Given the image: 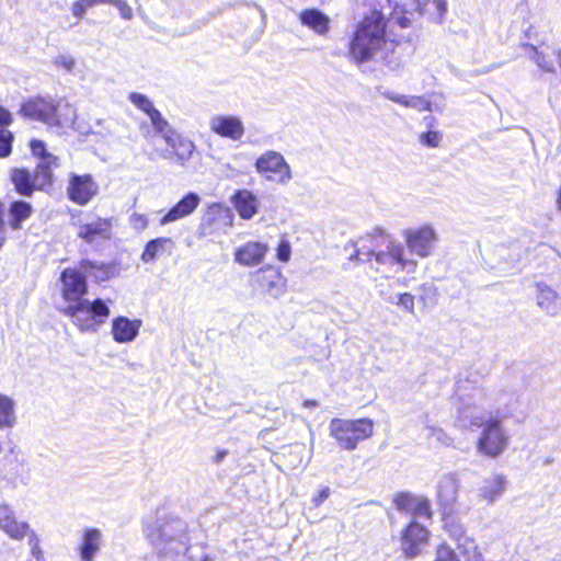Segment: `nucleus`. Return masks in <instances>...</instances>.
<instances>
[{
	"mask_svg": "<svg viewBox=\"0 0 561 561\" xmlns=\"http://www.w3.org/2000/svg\"><path fill=\"white\" fill-rule=\"evenodd\" d=\"M82 305L80 313L87 312L88 317L80 318L78 316V318H72L80 331H96L101 324L105 323L111 314L108 306L101 298H96L92 301L85 299Z\"/></svg>",
	"mask_w": 561,
	"mask_h": 561,
	"instance_id": "13",
	"label": "nucleus"
},
{
	"mask_svg": "<svg viewBox=\"0 0 561 561\" xmlns=\"http://www.w3.org/2000/svg\"><path fill=\"white\" fill-rule=\"evenodd\" d=\"M373 260L379 265L399 264L402 267L416 265L414 261L408 260L404 256L403 248L400 244H396L388 234H386L383 248L377 249Z\"/></svg>",
	"mask_w": 561,
	"mask_h": 561,
	"instance_id": "23",
	"label": "nucleus"
},
{
	"mask_svg": "<svg viewBox=\"0 0 561 561\" xmlns=\"http://www.w3.org/2000/svg\"><path fill=\"white\" fill-rule=\"evenodd\" d=\"M141 327L140 320H130L127 317H116L112 321V336L117 343L131 342L139 332Z\"/></svg>",
	"mask_w": 561,
	"mask_h": 561,
	"instance_id": "27",
	"label": "nucleus"
},
{
	"mask_svg": "<svg viewBox=\"0 0 561 561\" xmlns=\"http://www.w3.org/2000/svg\"><path fill=\"white\" fill-rule=\"evenodd\" d=\"M129 224L133 227V229L137 231H144L145 229L148 228L149 220L145 214L134 213L129 217Z\"/></svg>",
	"mask_w": 561,
	"mask_h": 561,
	"instance_id": "40",
	"label": "nucleus"
},
{
	"mask_svg": "<svg viewBox=\"0 0 561 561\" xmlns=\"http://www.w3.org/2000/svg\"><path fill=\"white\" fill-rule=\"evenodd\" d=\"M404 239L408 247L417 255L425 257L431 253V248L436 240L435 231L425 225L417 229L407 230Z\"/></svg>",
	"mask_w": 561,
	"mask_h": 561,
	"instance_id": "21",
	"label": "nucleus"
},
{
	"mask_svg": "<svg viewBox=\"0 0 561 561\" xmlns=\"http://www.w3.org/2000/svg\"><path fill=\"white\" fill-rule=\"evenodd\" d=\"M80 268L92 272L96 283L107 282L119 274L121 266L117 262H98L82 259L79 262Z\"/></svg>",
	"mask_w": 561,
	"mask_h": 561,
	"instance_id": "26",
	"label": "nucleus"
},
{
	"mask_svg": "<svg viewBox=\"0 0 561 561\" xmlns=\"http://www.w3.org/2000/svg\"><path fill=\"white\" fill-rule=\"evenodd\" d=\"M394 503L400 512L411 514L415 518L431 517L428 502L422 495H416L414 493H399L394 499Z\"/></svg>",
	"mask_w": 561,
	"mask_h": 561,
	"instance_id": "24",
	"label": "nucleus"
},
{
	"mask_svg": "<svg viewBox=\"0 0 561 561\" xmlns=\"http://www.w3.org/2000/svg\"><path fill=\"white\" fill-rule=\"evenodd\" d=\"M443 134L438 130L428 129L419 135L420 142L428 148H436L440 145Z\"/></svg>",
	"mask_w": 561,
	"mask_h": 561,
	"instance_id": "37",
	"label": "nucleus"
},
{
	"mask_svg": "<svg viewBox=\"0 0 561 561\" xmlns=\"http://www.w3.org/2000/svg\"><path fill=\"white\" fill-rule=\"evenodd\" d=\"M228 455V450L226 449H217L215 455L213 456V462L220 463Z\"/></svg>",
	"mask_w": 561,
	"mask_h": 561,
	"instance_id": "48",
	"label": "nucleus"
},
{
	"mask_svg": "<svg viewBox=\"0 0 561 561\" xmlns=\"http://www.w3.org/2000/svg\"><path fill=\"white\" fill-rule=\"evenodd\" d=\"M4 216H5L4 203L0 199V250L2 249V247L4 245V243L7 241L5 229L8 226L5 224Z\"/></svg>",
	"mask_w": 561,
	"mask_h": 561,
	"instance_id": "44",
	"label": "nucleus"
},
{
	"mask_svg": "<svg viewBox=\"0 0 561 561\" xmlns=\"http://www.w3.org/2000/svg\"><path fill=\"white\" fill-rule=\"evenodd\" d=\"M201 202L196 193L190 192L185 194L174 206H172L159 220L160 225L183 219L195 211Z\"/></svg>",
	"mask_w": 561,
	"mask_h": 561,
	"instance_id": "25",
	"label": "nucleus"
},
{
	"mask_svg": "<svg viewBox=\"0 0 561 561\" xmlns=\"http://www.w3.org/2000/svg\"><path fill=\"white\" fill-rule=\"evenodd\" d=\"M389 19L380 8H371L357 22L347 45V57L360 65L382 51L390 42L388 38Z\"/></svg>",
	"mask_w": 561,
	"mask_h": 561,
	"instance_id": "2",
	"label": "nucleus"
},
{
	"mask_svg": "<svg viewBox=\"0 0 561 561\" xmlns=\"http://www.w3.org/2000/svg\"><path fill=\"white\" fill-rule=\"evenodd\" d=\"M104 546V535L95 527H84L80 533L77 551L80 561H95Z\"/></svg>",
	"mask_w": 561,
	"mask_h": 561,
	"instance_id": "16",
	"label": "nucleus"
},
{
	"mask_svg": "<svg viewBox=\"0 0 561 561\" xmlns=\"http://www.w3.org/2000/svg\"><path fill=\"white\" fill-rule=\"evenodd\" d=\"M28 148L31 154L38 160L33 171L35 178L43 190L48 191L54 185V170L60 167V159L58 156L49 152L46 144L41 139L32 138L28 141Z\"/></svg>",
	"mask_w": 561,
	"mask_h": 561,
	"instance_id": "8",
	"label": "nucleus"
},
{
	"mask_svg": "<svg viewBox=\"0 0 561 561\" xmlns=\"http://www.w3.org/2000/svg\"><path fill=\"white\" fill-rule=\"evenodd\" d=\"M13 123V115L12 113L5 108L4 106L0 105V128H7Z\"/></svg>",
	"mask_w": 561,
	"mask_h": 561,
	"instance_id": "45",
	"label": "nucleus"
},
{
	"mask_svg": "<svg viewBox=\"0 0 561 561\" xmlns=\"http://www.w3.org/2000/svg\"><path fill=\"white\" fill-rule=\"evenodd\" d=\"M329 433L340 448L351 451L374 435V422L368 417L352 420L335 417L330 421Z\"/></svg>",
	"mask_w": 561,
	"mask_h": 561,
	"instance_id": "4",
	"label": "nucleus"
},
{
	"mask_svg": "<svg viewBox=\"0 0 561 561\" xmlns=\"http://www.w3.org/2000/svg\"><path fill=\"white\" fill-rule=\"evenodd\" d=\"M386 234L381 230H376L359 237L354 243V252L351 260L373 261V255L379 248H383Z\"/></svg>",
	"mask_w": 561,
	"mask_h": 561,
	"instance_id": "20",
	"label": "nucleus"
},
{
	"mask_svg": "<svg viewBox=\"0 0 561 561\" xmlns=\"http://www.w3.org/2000/svg\"><path fill=\"white\" fill-rule=\"evenodd\" d=\"M110 4H113L115 5L119 13H121V16L125 20H131L133 16H134V12H133V9L130 8V5L127 3V1L125 0H111L110 1Z\"/></svg>",
	"mask_w": 561,
	"mask_h": 561,
	"instance_id": "43",
	"label": "nucleus"
},
{
	"mask_svg": "<svg viewBox=\"0 0 561 561\" xmlns=\"http://www.w3.org/2000/svg\"><path fill=\"white\" fill-rule=\"evenodd\" d=\"M232 226L229 209L219 203L209 205L203 215L197 236L205 239H214L225 234Z\"/></svg>",
	"mask_w": 561,
	"mask_h": 561,
	"instance_id": "10",
	"label": "nucleus"
},
{
	"mask_svg": "<svg viewBox=\"0 0 561 561\" xmlns=\"http://www.w3.org/2000/svg\"><path fill=\"white\" fill-rule=\"evenodd\" d=\"M428 539L430 531L427 528L416 522H412L402 531L400 538L401 551L407 558L413 559L421 553Z\"/></svg>",
	"mask_w": 561,
	"mask_h": 561,
	"instance_id": "15",
	"label": "nucleus"
},
{
	"mask_svg": "<svg viewBox=\"0 0 561 561\" xmlns=\"http://www.w3.org/2000/svg\"><path fill=\"white\" fill-rule=\"evenodd\" d=\"M144 535L154 551L151 561H186L190 536L187 524L162 507L144 520Z\"/></svg>",
	"mask_w": 561,
	"mask_h": 561,
	"instance_id": "1",
	"label": "nucleus"
},
{
	"mask_svg": "<svg viewBox=\"0 0 561 561\" xmlns=\"http://www.w3.org/2000/svg\"><path fill=\"white\" fill-rule=\"evenodd\" d=\"M495 491H500L506 486V480L503 476H496L494 478Z\"/></svg>",
	"mask_w": 561,
	"mask_h": 561,
	"instance_id": "49",
	"label": "nucleus"
},
{
	"mask_svg": "<svg viewBox=\"0 0 561 561\" xmlns=\"http://www.w3.org/2000/svg\"><path fill=\"white\" fill-rule=\"evenodd\" d=\"M473 425L482 428L477 440V449L481 454L494 458L505 450L508 436L504 432L501 417L490 416L483 422H473Z\"/></svg>",
	"mask_w": 561,
	"mask_h": 561,
	"instance_id": "6",
	"label": "nucleus"
},
{
	"mask_svg": "<svg viewBox=\"0 0 561 561\" xmlns=\"http://www.w3.org/2000/svg\"><path fill=\"white\" fill-rule=\"evenodd\" d=\"M67 197L78 206H85L99 194V184L90 173H70L66 188Z\"/></svg>",
	"mask_w": 561,
	"mask_h": 561,
	"instance_id": "12",
	"label": "nucleus"
},
{
	"mask_svg": "<svg viewBox=\"0 0 561 561\" xmlns=\"http://www.w3.org/2000/svg\"><path fill=\"white\" fill-rule=\"evenodd\" d=\"M299 21L320 35H325L330 30V19L318 9H305L299 13Z\"/></svg>",
	"mask_w": 561,
	"mask_h": 561,
	"instance_id": "30",
	"label": "nucleus"
},
{
	"mask_svg": "<svg viewBox=\"0 0 561 561\" xmlns=\"http://www.w3.org/2000/svg\"><path fill=\"white\" fill-rule=\"evenodd\" d=\"M34 213L31 203L23 199H14L8 207V221L5 222L11 230H20L24 221L28 220Z\"/></svg>",
	"mask_w": 561,
	"mask_h": 561,
	"instance_id": "29",
	"label": "nucleus"
},
{
	"mask_svg": "<svg viewBox=\"0 0 561 561\" xmlns=\"http://www.w3.org/2000/svg\"><path fill=\"white\" fill-rule=\"evenodd\" d=\"M113 219L111 217L95 216L93 220L78 227L77 237L83 242L91 244L98 240H110L112 238Z\"/></svg>",
	"mask_w": 561,
	"mask_h": 561,
	"instance_id": "17",
	"label": "nucleus"
},
{
	"mask_svg": "<svg viewBox=\"0 0 561 561\" xmlns=\"http://www.w3.org/2000/svg\"><path fill=\"white\" fill-rule=\"evenodd\" d=\"M290 256H291L290 242L285 237H283L276 247L275 257H276V260H278L282 263H287V262H289Z\"/></svg>",
	"mask_w": 561,
	"mask_h": 561,
	"instance_id": "38",
	"label": "nucleus"
},
{
	"mask_svg": "<svg viewBox=\"0 0 561 561\" xmlns=\"http://www.w3.org/2000/svg\"><path fill=\"white\" fill-rule=\"evenodd\" d=\"M156 133L161 135L167 146L161 151L163 159L184 165L193 157L196 150L193 140L172 128L168 121L167 126L162 130H156Z\"/></svg>",
	"mask_w": 561,
	"mask_h": 561,
	"instance_id": "7",
	"label": "nucleus"
},
{
	"mask_svg": "<svg viewBox=\"0 0 561 561\" xmlns=\"http://www.w3.org/2000/svg\"><path fill=\"white\" fill-rule=\"evenodd\" d=\"M448 531L458 541L457 547L466 561H484L478 545L473 539L463 536L460 527L455 530L448 529Z\"/></svg>",
	"mask_w": 561,
	"mask_h": 561,
	"instance_id": "32",
	"label": "nucleus"
},
{
	"mask_svg": "<svg viewBox=\"0 0 561 561\" xmlns=\"http://www.w3.org/2000/svg\"><path fill=\"white\" fill-rule=\"evenodd\" d=\"M15 422L14 400L7 394L0 393V427H12Z\"/></svg>",
	"mask_w": 561,
	"mask_h": 561,
	"instance_id": "34",
	"label": "nucleus"
},
{
	"mask_svg": "<svg viewBox=\"0 0 561 561\" xmlns=\"http://www.w3.org/2000/svg\"><path fill=\"white\" fill-rule=\"evenodd\" d=\"M128 100L149 117L154 130H162L163 127L167 126V119L162 116L160 111L154 107L148 96L131 92L128 94Z\"/></svg>",
	"mask_w": 561,
	"mask_h": 561,
	"instance_id": "28",
	"label": "nucleus"
},
{
	"mask_svg": "<svg viewBox=\"0 0 561 561\" xmlns=\"http://www.w3.org/2000/svg\"><path fill=\"white\" fill-rule=\"evenodd\" d=\"M59 282L60 296L66 302L60 312L68 318H78L89 291L87 276L76 267H66L60 273Z\"/></svg>",
	"mask_w": 561,
	"mask_h": 561,
	"instance_id": "5",
	"label": "nucleus"
},
{
	"mask_svg": "<svg viewBox=\"0 0 561 561\" xmlns=\"http://www.w3.org/2000/svg\"><path fill=\"white\" fill-rule=\"evenodd\" d=\"M327 494L328 493H319V495L314 499L316 505H319L320 503H322L325 500Z\"/></svg>",
	"mask_w": 561,
	"mask_h": 561,
	"instance_id": "51",
	"label": "nucleus"
},
{
	"mask_svg": "<svg viewBox=\"0 0 561 561\" xmlns=\"http://www.w3.org/2000/svg\"><path fill=\"white\" fill-rule=\"evenodd\" d=\"M209 126L214 134L234 141L240 140L245 133L242 121L232 115H216L210 119Z\"/></svg>",
	"mask_w": 561,
	"mask_h": 561,
	"instance_id": "22",
	"label": "nucleus"
},
{
	"mask_svg": "<svg viewBox=\"0 0 561 561\" xmlns=\"http://www.w3.org/2000/svg\"><path fill=\"white\" fill-rule=\"evenodd\" d=\"M389 99L392 102H394L397 104H400V105H403L405 107L416 106V104L422 101V99L420 96L409 98V96L399 95V94L389 95Z\"/></svg>",
	"mask_w": 561,
	"mask_h": 561,
	"instance_id": "42",
	"label": "nucleus"
},
{
	"mask_svg": "<svg viewBox=\"0 0 561 561\" xmlns=\"http://www.w3.org/2000/svg\"><path fill=\"white\" fill-rule=\"evenodd\" d=\"M111 0H77L72 3L71 12L76 18H82L88 9L98 4H110Z\"/></svg>",
	"mask_w": 561,
	"mask_h": 561,
	"instance_id": "36",
	"label": "nucleus"
},
{
	"mask_svg": "<svg viewBox=\"0 0 561 561\" xmlns=\"http://www.w3.org/2000/svg\"><path fill=\"white\" fill-rule=\"evenodd\" d=\"M18 114L25 121L61 128L72 123L75 111L71 105L50 94H35L21 102Z\"/></svg>",
	"mask_w": 561,
	"mask_h": 561,
	"instance_id": "3",
	"label": "nucleus"
},
{
	"mask_svg": "<svg viewBox=\"0 0 561 561\" xmlns=\"http://www.w3.org/2000/svg\"><path fill=\"white\" fill-rule=\"evenodd\" d=\"M250 284L261 294L277 298L286 291L287 280L278 267L266 264L251 274Z\"/></svg>",
	"mask_w": 561,
	"mask_h": 561,
	"instance_id": "11",
	"label": "nucleus"
},
{
	"mask_svg": "<svg viewBox=\"0 0 561 561\" xmlns=\"http://www.w3.org/2000/svg\"><path fill=\"white\" fill-rule=\"evenodd\" d=\"M9 181L20 196L31 197L35 192L44 191L35 173L25 167L12 168L9 172Z\"/></svg>",
	"mask_w": 561,
	"mask_h": 561,
	"instance_id": "19",
	"label": "nucleus"
},
{
	"mask_svg": "<svg viewBox=\"0 0 561 561\" xmlns=\"http://www.w3.org/2000/svg\"><path fill=\"white\" fill-rule=\"evenodd\" d=\"M14 135L8 128H0V158H8L12 153Z\"/></svg>",
	"mask_w": 561,
	"mask_h": 561,
	"instance_id": "35",
	"label": "nucleus"
},
{
	"mask_svg": "<svg viewBox=\"0 0 561 561\" xmlns=\"http://www.w3.org/2000/svg\"><path fill=\"white\" fill-rule=\"evenodd\" d=\"M433 561H460L454 549L446 543H442L436 548Z\"/></svg>",
	"mask_w": 561,
	"mask_h": 561,
	"instance_id": "39",
	"label": "nucleus"
},
{
	"mask_svg": "<svg viewBox=\"0 0 561 561\" xmlns=\"http://www.w3.org/2000/svg\"><path fill=\"white\" fill-rule=\"evenodd\" d=\"M270 251L268 244L260 241H248L233 252L236 263L245 267L261 265Z\"/></svg>",
	"mask_w": 561,
	"mask_h": 561,
	"instance_id": "18",
	"label": "nucleus"
},
{
	"mask_svg": "<svg viewBox=\"0 0 561 561\" xmlns=\"http://www.w3.org/2000/svg\"><path fill=\"white\" fill-rule=\"evenodd\" d=\"M54 65L66 70H71L75 66V59L70 56H59L54 59Z\"/></svg>",
	"mask_w": 561,
	"mask_h": 561,
	"instance_id": "46",
	"label": "nucleus"
},
{
	"mask_svg": "<svg viewBox=\"0 0 561 561\" xmlns=\"http://www.w3.org/2000/svg\"><path fill=\"white\" fill-rule=\"evenodd\" d=\"M397 304L410 313H414L415 299L410 293H403L398 296Z\"/></svg>",
	"mask_w": 561,
	"mask_h": 561,
	"instance_id": "41",
	"label": "nucleus"
},
{
	"mask_svg": "<svg viewBox=\"0 0 561 561\" xmlns=\"http://www.w3.org/2000/svg\"><path fill=\"white\" fill-rule=\"evenodd\" d=\"M237 213L242 219H251L257 213L255 196L247 190H238L231 197Z\"/></svg>",
	"mask_w": 561,
	"mask_h": 561,
	"instance_id": "31",
	"label": "nucleus"
},
{
	"mask_svg": "<svg viewBox=\"0 0 561 561\" xmlns=\"http://www.w3.org/2000/svg\"><path fill=\"white\" fill-rule=\"evenodd\" d=\"M255 169L268 180L286 182L290 179V168L284 157L275 151H267L255 161Z\"/></svg>",
	"mask_w": 561,
	"mask_h": 561,
	"instance_id": "14",
	"label": "nucleus"
},
{
	"mask_svg": "<svg viewBox=\"0 0 561 561\" xmlns=\"http://www.w3.org/2000/svg\"><path fill=\"white\" fill-rule=\"evenodd\" d=\"M536 61L537 64L545 70L547 71H551L553 69V66H552V62L551 61H546L543 59V55L541 53H537L536 54Z\"/></svg>",
	"mask_w": 561,
	"mask_h": 561,
	"instance_id": "47",
	"label": "nucleus"
},
{
	"mask_svg": "<svg viewBox=\"0 0 561 561\" xmlns=\"http://www.w3.org/2000/svg\"><path fill=\"white\" fill-rule=\"evenodd\" d=\"M0 528L10 538L15 540L27 537L32 557L35 558L36 561H43V550L35 531L30 528L27 523L19 522L13 515V512L4 505H0Z\"/></svg>",
	"mask_w": 561,
	"mask_h": 561,
	"instance_id": "9",
	"label": "nucleus"
},
{
	"mask_svg": "<svg viewBox=\"0 0 561 561\" xmlns=\"http://www.w3.org/2000/svg\"><path fill=\"white\" fill-rule=\"evenodd\" d=\"M173 245V240L168 237H159L156 239H151L146 243L144 251L140 255V260L144 263H151L156 261L158 255L163 254L167 251L170 252Z\"/></svg>",
	"mask_w": 561,
	"mask_h": 561,
	"instance_id": "33",
	"label": "nucleus"
},
{
	"mask_svg": "<svg viewBox=\"0 0 561 561\" xmlns=\"http://www.w3.org/2000/svg\"><path fill=\"white\" fill-rule=\"evenodd\" d=\"M398 23L401 27H409L411 25V21L408 18L399 19Z\"/></svg>",
	"mask_w": 561,
	"mask_h": 561,
	"instance_id": "50",
	"label": "nucleus"
}]
</instances>
